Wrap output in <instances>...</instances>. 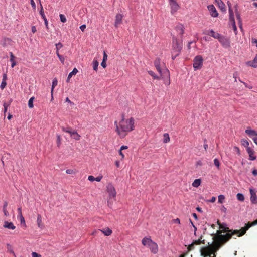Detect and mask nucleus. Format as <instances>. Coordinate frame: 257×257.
Listing matches in <instances>:
<instances>
[{"label":"nucleus","instance_id":"nucleus-18","mask_svg":"<svg viewBox=\"0 0 257 257\" xmlns=\"http://www.w3.org/2000/svg\"><path fill=\"white\" fill-rule=\"evenodd\" d=\"M98 231L102 232L106 236H109L112 233V230L108 227H106L102 229H99ZM96 232H97V231H96Z\"/></svg>","mask_w":257,"mask_h":257},{"label":"nucleus","instance_id":"nucleus-40","mask_svg":"<svg viewBox=\"0 0 257 257\" xmlns=\"http://www.w3.org/2000/svg\"><path fill=\"white\" fill-rule=\"evenodd\" d=\"M62 130L63 132H66L69 133L70 135H72V133H73V131L71 130V128L70 127L65 128L64 127H63L62 128Z\"/></svg>","mask_w":257,"mask_h":257},{"label":"nucleus","instance_id":"nucleus-14","mask_svg":"<svg viewBox=\"0 0 257 257\" xmlns=\"http://www.w3.org/2000/svg\"><path fill=\"white\" fill-rule=\"evenodd\" d=\"M122 18L123 16L120 14H117L116 15L114 23V26L115 27L117 28L118 26L122 23Z\"/></svg>","mask_w":257,"mask_h":257},{"label":"nucleus","instance_id":"nucleus-24","mask_svg":"<svg viewBox=\"0 0 257 257\" xmlns=\"http://www.w3.org/2000/svg\"><path fill=\"white\" fill-rule=\"evenodd\" d=\"M247 64L254 68L257 67V55L255 56L253 60L252 61H248Z\"/></svg>","mask_w":257,"mask_h":257},{"label":"nucleus","instance_id":"nucleus-26","mask_svg":"<svg viewBox=\"0 0 257 257\" xmlns=\"http://www.w3.org/2000/svg\"><path fill=\"white\" fill-rule=\"evenodd\" d=\"M78 72V70L76 68H74L73 69V70H72V72H71L68 76V78H67V82H68L69 81V80L70 79V78L73 76V75H75L77 74V73Z\"/></svg>","mask_w":257,"mask_h":257},{"label":"nucleus","instance_id":"nucleus-25","mask_svg":"<svg viewBox=\"0 0 257 257\" xmlns=\"http://www.w3.org/2000/svg\"><path fill=\"white\" fill-rule=\"evenodd\" d=\"M229 6V22L231 21H234V14L233 10L231 9V6L228 4Z\"/></svg>","mask_w":257,"mask_h":257},{"label":"nucleus","instance_id":"nucleus-28","mask_svg":"<svg viewBox=\"0 0 257 257\" xmlns=\"http://www.w3.org/2000/svg\"><path fill=\"white\" fill-rule=\"evenodd\" d=\"M71 136L76 140H79L80 139V136L75 131H73Z\"/></svg>","mask_w":257,"mask_h":257},{"label":"nucleus","instance_id":"nucleus-46","mask_svg":"<svg viewBox=\"0 0 257 257\" xmlns=\"http://www.w3.org/2000/svg\"><path fill=\"white\" fill-rule=\"evenodd\" d=\"M66 173L68 174H74L76 173V171L72 169H67Z\"/></svg>","mask_w":257,"mask_h":257},{"label":"nucleus","instance_id":"nucleus-22","mask_svg":"<svg viewBox=\"0 0 257 257\" xmlns=\"http://www.w3.org/2000/svg\"><path fill=\"white\" fill-rule=\"evenodd\" d=\"M245 133L250 137L257 136V132L255 131L250 128L246 129L245 130Z\"/></svg>","mask_w":257,"mask_h":257},{"label":"nucleus","instance_id":"nucleus-27","mask_svg":"<svg viewBox=\"0 0 257 257\" xmlns=\"http://www.w3.org/2000/svg\"><path fill=\"white\" fill-rule=\"evenodd\" d=\"M7 206H8L7 202V201H5L4 203V205H3V212L4 213L5 216H8L9 215V212H8V211L7 210V209H6Z\"/></svg>","mask_w":257,"mask_h":257},{"label":"nucleus","instance_id":"nucleus-64","mask_svg":"<svg viewBox=\"0 0 257 257\" xmlns=\"http://www.w3.org/2000/svg\"><path fill=\"white\" fill-rule=\"evenodd\" d=\"M252 139H253L254 143L257 145V136H255V137H253Z\"/></svg>","mask_w":257,"mask_h":257},{"label":"nucleus","instance_id":"nucleus-11","mask_svg":"<svg viewBox=\"0 0 257 257\" xmlns=\"http://www.w3.org/2000/svg\"><path fill=\"white\" fill-rule=\"evenodd\" d=\"M153 242V240L151 239L150 237H145L143 238L142 240V244L145 246H147L148 247H150L151 245V243Z\"/></svg>","mask_w":257,"mask_h":257},{"label":"nucleus","instance_id":"nucleus-53","mask_svg":"<svg viewBox=\"0 0 257 257\" xmlns=\"http://www.w3.org/2000/svg\"><path fill=\"white\" fill-rule=\"evenodd\" d=\"M204 144L203 145L204 149L206 151L207 149L208 148V145L206 143H207V140L205 139L204 140Z\"/></svg>","mask_w":257,"mask_h":257},{"label":"nucleus","instance_id":"nucleus-1","mask_svg":"<svg viewBox=\"0 0 257 257\" xmlns=\"http://www.w3.org/2000/svg\"><path fill=\"white\" fill-rule=\"evenodd\" d=\"M217 223L219 226V230H217L216 233L214 234L213 239L216 240L222 245L229 241L234 235L238 237L243 236L250 227L255 225V224H253V222H248L240 230H231L226 227L225 224H221L219 220Z\"/></svg>","mask_w":257,"mask_h":257},{"label":"nucleus","instance_id":"nucleus-3","mask_svg":"<svg viewBox=\"0 0 257 257\" xmlns=\"http://www.w3.org/2000/svg\"><path fill=\"white\" fill-rule=\"evenodd\" d=\"M222 245L216 240H214L213 243L211 245L201 247L200 253L203 257H216V252L220 249Z\"/></svg>","mask_w":257,"mask_h":257},{"label":"nucleus","instance_id":"nucleus-31","mask_svg":"<svg viewBox=\"0 0 257 257\" xmlns=\"http://www.w3.org/2000/svg\"><path fill=\"white\" fill-rule=\"evenodd\" d=\"M92 65H93V69L95 71H97V69H98V66L99 65V62L97 60H93V62H92Z\"/></svg>","mask_w":257,"mask_h":257},{"label":"nucleus","instance_id":"nucleus-47","mask_svg":"<svg viewBox=\"0 0 257 257\" xmlns=\"http://www.w3.org/2000/svg\"><path fill=\"white\" fill-rule=\"evenodd\" d=\"M6 85H7V82L2 81L1 86H0L1 89L3 90L6 87Z\"/></svg>","mask_w":257,"mask_h":257},{"label":"nucleus","instance_id":"nucleus-60","mask_svg":"<svg viewBox=\"0 0 257 257\" xmlns=\"http://www.w3.org/2000/svg\"><path fill=\"white\" fill-rule=\"evenodd\" d=\"M7 75L6 73H5L3 75L2 81H7Z\"/></svg>","mask_w":257,"mask_h":257},{"label":"nucleus","instance_id":"nucleus-38","mask_svg":"<svg viewBox=\"0 0 257 257\" xmlns=\"http://www.w3.org/2000/svg\"><path fill=\"white\" fill-rule=\"evenodd\" d=\"M241 144L244 146L245 147H246V148H250L248 146H249V142L246 140V139H242L241 140Z\"/></svg>","mask_w":257,"mask_h":257},{"label":"nucleus","instance_id":"nucleus-45","mask_svg":"<svg viewBox=\"0 0 257 257\" xmlns=\"http://www.w3.org/2000/svg\"><path fill=\"white\" fill-rule=\"evenodd\" d=\"M60 20L62 22L65 23L66 22V18L63 14H60Z\"/></svg>","mask_w":257,"mask_h":257},{"label":"nucleus","instance_id":"nucleus-57","mask_svg":"<svg viewBox=\"0 0 257 257\" xmlns=\"http://www.w3.org/2000/svg\"><path fill=\"white\" fill-rule=\"evenodd\" d=\"M32 257H41V255L36 252H32Z\"/></svg>","mask_w":257,"mask_h":257},{"label":"nucleus","instance_id":"nucleus-50","mask_svg":"<svg viewBox=\"0 0 257 257\" xmlns=\"http://www.w3.org/2000/svg\"><path fill=\"white\" fill-rule=\"evenodd\" d=\"M194 245H195L194 244V243L193 242L190 245H189L188 247V251H191V250H193L194 248Z\"/></svg>","mask_w":257,"mask_h":257},{"label":"nucleus","instance_id":"nucleus-21","mask_svg":"<svg viewBox=\"0 0 257 257\" xmlns=\"http://www.w3.org/2000/svg\"><path fill=\"white\" fill-rule=\"evenodd\" d=\"M3 226L5 228L12 230H14L16 228L15 226L12 222H9L8 221H5Z\"/></svg>","mask_w":257,"mask_h":257},{"label":"nucleus","instance_id":"nucleus-32","mask_svg":"<svg viewBox=\"0 0 257 257\" xmlns=\"http://www.w3.org/2000/svg\"><path fill=\"white\" fill-rule=\"evenodd\" d=\"M7 248L8 251H9L10 253L13 254L14 255V256L16 257L15 253L14 251H13V249L12 245L9 244H7Z\"/></svg>","mask_w":257,"mask_h":257},{"label":"nucleus","instance_id":"nucleus-52","mask_svg":"<svg viewBox=\"0 0 257 257\" xmlns=\"http://www.w3.org/2000/svg\"><path fill=\"white\" fill-rule=\"evenodd\" d=\"M30 4L34 9H36V5L34 0L30 1Z\"/></svg>","mask_w":257,"mask_h":257},{"label":"nucleus","instance_id":"nucleus-13","mask_svg":"<svg viewBox=\"0 0 257 257\" xmlns=\"http://www.w3.org/2000/svg\"><path fill=\"white\" fill-rule=\"evenodd\" d=\"M150 251L153 254H156L158 252V246L157 244L153 241L151 243V245L149 247Z\"/></svg>","mask_w":257,"mask_h":257},{"label":"nucleus","instance_id":"nucleus-4","mask_svg":"<svg viewBox=\"0 0 257 257\" xmlns=\"http://www.w3.org/2000/svg\"><path fill=\"white\" fill-rule=\"evenodd\" d=\"M181 49L182 45L178 42V41L175 37H173L172 51V58L173 60H174L179 55Z\"/></svg>","mask_w":257,"mask_h":257},{"label":"nucleus","instance_id":"nucleus-58","mask_svg":"<svg viewBox=\"0 0 257 257\" xmlns=\"http://www.w3.org/2000/svg\"><path fill=\"white\" fill-rule=\"evenodd\" d=\"M59 59L60 61L62 63H64V61H65V58H64V57H63L62 55H61L60 56H59Z\"/></svg>","mask_w":257,"mask_h":257},{"label":"nucleus","instance_id":"nucleus-5","mask_svg":"<svg viewBox=\"0 0 257 257\" xmlns=\"http://www.w3.org/2000/svg\"><path fill=\"white\" fill-rule=\"evenodd\" d=\"M203 59L202 56L197 55L193 60V68L195 70L200 69L203 65Z\"/></svg>","mask_w":257,"mask_h":257},{"label":"nucleus","instance_id":"nucleus-19","mask_svg":"<svg viewBox=\"0 0 257 257\" xmlns=\"http://www.w3.org/2000/svg\"><path fill=\"white\" fill-rule=\"evenodd\" d=\"M163 74H166L167 77V79L165 80L164 83L166 85L168 86L170 84V74L169 70L167 69H164Z\"/></svg>","mask_w":257,"mask_h":257},{"label":"nucleus","instance_id":"nucleus-20","mask_svg":"<svg viewBox=\"0 0 257 257\" xmlns=\"http://www.w3.org/2000/svg\"><path fill=\"white\" fill-rule=\"evenodd\" d=\"M18 218H19L21 223H23L26 226L25 221L24 217L22 215L21 208L19 207L18 208Z\"/></svg>","mask_w":257,"mask_h":257},{"label":"nucleus","instance_id":"nucleus-63","mask_svg":"<svg viewBox=\"0 0 257 257\" xmlns=\"http://www.w3.org/2000/svg\"><path fill=\"white\" fill-rule=\"evenodd\" d=\"M252 43L253 44H255V45H256V46L257 47V40L256 39L252 38Z\"/></svg>","mask_w":257,"mask_h":257},{"label":"nucleus","instance_id":"nucleus-33","mask_svg":"<svg viewBox=\"0 0 257 257\" xmlns=\"http://www.w3.org/2000/svg\"><path fill=\"white\" fill-rule=\"evenodd\" d=\"M202 237H200V238L198 240H194L193 243L194 245H200L201 244H205V240H201Z\"/></svg>","mask_w":257,"mask_h":257},{"label":"nucleus","instance_id":"nucleus-62","mask_svg":"<svg viewBox=\"0 0 257 257\" xmlns=\"http://www.w3.org/2000/svg\"><path fill=\"white\" fill-rule=\"evenodd\" d=\"M37 31V29L35 26H33L32 27V32L35 33Z\"/></svg>","mask_w":257,"mask_h":257},{"label":"nucleus","instance_id":"nucleus-43","mask_svg":"<svg viewBox=\"0 0 257 257\" xmlns=\"http://www.w3.org/2000/svg\"><path fill=\"white\" fill-rule=\"evenodd\" d=\"M10 102L8 104L6 102L4 103V104H3V106L4 107V113L5 115V113H6V112L7 111L8 107L10 106Z\"/></svg>","mask_w":257,"mask_h":257},{"label":"nucleus","instance_id":"nucleus-48","mask_svg":"<svg viewBox=\"0 0 257 257\" xmlns=\"http://www.w3.org/2000/svg\"><path fill=\"white\" fill-rule=\"evenodd\" d=\"M214 164L217 167L219 168L220 166V163L219 160L217 159H215L214 160Z\"/></svg>","mask_w":257,"mask_h":257},{"label":"nucleus","instance_id":"nucleus-34","mask_svg":"<svg viewBox=\"0 0 257 257\" xmlns=\"http://www.w3.org/2000/svg\"><path fill=\"white\" fill-rule=\"evenodd\" d=\"M163 142L164 143H168L170 141V137L168 133H165L163 135Z\"/></svg>","mask_w":257,"mask_h":257},{"label":"nucleus","instance_id":"nucleus-15","mask_svg":"<svg viewBox=\"0 0 257 257\" xmlns=\"http://www.w3.org/2000/svg\"><path fill=\"white\" fill-rule=\"evenodd\" d=\"M160 63H161L160 59L157 58L154 61V65H155V66L156 69L157 70V71L162 75V70L161 68Z\"/></svg>","mask_w":257,"mask_h":257},{"label":"nucleus","instance_id":"nucleus-2","mask_svg":"<svg viewBox=\"0 0 257 257\" xmlns=\"http://www.w3.org/2000/svg\"><path fill=\"white\" fill-rule=\"evenodd\" d=\"M135 120L132 117L126 118L124 114H122L121 119L115 121L114 125L116 126V132L120 138H124L127 134L134 130Z\"/></svg>","mask_w":257,"mask_h":257},{"label":"nucleus","instance_id":"nucleus-59","mask_svg":"<svg viewBox=\"0 0 257 257\" xmlns=\"http://www.w3.org/2000/svg\"><path fill=\"white\" fill-rule=\"evenodd\" d=\"M101 65L102 66V67H103L104 68H105L106 67V61L102 60V62L101 63Z\"/></svg>","mask_w":257,"mask_h":257},{"label":"nucleus","instance_id":"nucleus-56","mask_svg":"<svg viewBox=\"0 0 257 257\" xmlns=\"http://www.w3.org/2000/svg\"><path fill=\"white\" fill-rule=\"evenodd\" d=\"M233 149L234 151H235L239 155L240 154V150L238 147L235 146L234 147Z\"/></svg>","mask_w":257,"mask_h":257},{"label":"nucleus","instance_id":"nucleus-8","mask_svg":"<svg viewBox=\"0 0 257 257\" xmlns=\"http://www.w3.org/2000/svg\"><path fill=\"white\" fill-rule=\"evenodd\" d=\"M107 191L109 193V199L115 198L116 195V192L115 191L114 187L112 184H108L107 185Z\"/></svg>","mask_w":257,"mask_h":257},{"label":"nucleus","instance_id":"nucleus-16","mask_svg":"<svg viewBox=\"0 0 257 257\" xmlns=\"http://www.w3.org/2000/svg\"><path fill=\"white\" fill-rule=\"evenodd\" d=\"M184 27L181 24H178L176 27V30L177 33L182 36L184 33Z\"/></svg>","mask_w":257,"mask_h":257},{"label":"nucleus","instance_id":"nucleus-36","mask_svg":"<svg viewBox=\"0 0 257 257\" xmlns=\"http://www.w3.org/2000/svg\"><path fill=\"white\" fill-rule=\"evenodd\" d=\"M215 1L221 10L224 9L225 5L221 0H215Z\"/></svg>","mask_w":257,"mask_h":257},{"label":"nucleus","instance_id":"nucleus-35","mask_svg":"<svg viewBox=\"0 0 257 257\" xmlns=\"http://www.w3.org/2000/svg\"><path fill=\"white\" fill-rule=\"evenodd\" d=\"M58 81L57 79L55 78L53 79L52 82V88H51V93L52 94L53 92L54 89L56 86L57 85Z\"/></svg>","mask_w":257,"mask_h":257},{"label":"nucleus","instance_id":"nucleus-54","mask_svg":"<svg viewBox=\"0 0 257 257\" xmlns=\"http://www.w3.org/2000/svg\"><path fill=\"white\" fill-rule=\"evenodd\" d=\"M107 60V55L105 53V51L103 52V61H106Z\"/></svg>","mask_w":257,"mask_h":257},{"label":"nucleus","instance_id":"nucleus-30","mask_svg":"<svg viewBox=\"0 0 257 257\" xmlns=\"http://www.w3.org/2000/svg\"><path fill=\"white\" fill-rule=\"evenodd\" d=\"M201 182V179H195L192 183V186L194 187H198L200 185Z\"/></svg>","mask_w":257,"mask_h":257},{"label":"nucleus","instance_id":"nucleus-10","mask_svg":"<svg viewBox=\"0 0 257 257\" xmlns=\"http://www.w3.org/2000/svg\"><path fill=\"white\" fill-rule=\"evenodd\" d=\"M203 34L210 35L213 37L214 38L217 39L218 40L220 36H221L220 34H219L218 33L215 32L213 30L203 32Z\"/></svg>","mask_w":257,"mask_h":257},{"label":"nucleus","instance_id":"nucleus-49","mask_svg":"<svg viewBox=\"0 0 257 257\" xmlns=\"http://www.w3.org/2000/svg\"><path fill=\"white\" fill-rule=\"evenodd\" d=\"M56 50H58L59 51V50L63 46L62 44L61 43H58L56 44Z\"/></svg>","mask_w":257,"mask_h":257},{"label":"nucleus","instance_id":"nucleus-42","mask_svg":"<svg viewBox=\"0 0 257 257\" xmlns=\"http://www.w3.org/2000/svg\"><path fill=\"white\" fill-rule=\"evenodd\" d=\"M237 198L238 200L243 201L244 200V197L242 194L238 193L237 194Z\"/></svg>","mask_w":257,"mask_h":257},{"label":"nucleus","instance_id":"nucleus-39","mask_svg":"<svg viewBox=\"0 0 257 257\" xmlns=\"http://www.w3.org/2000/svg\"><path fill=\"white\" fill-rule=\"evenodd\" d=\"M34 99V97H32L30 98L28 101V106L29 108H32L34 107L33 105V100Z\"/></svg>","mask_w":257,"mask_h":257},{"label":"nucleus","instance_id":"nucleus-17","mask_svg":"<svg viewBox=\"0 0 257 257\" xmlns=\"http://www.w3.org/2000/svg\"><path fill=\"white\" fill-rule=\"evenodd\" d=\"M246 151L249 155V159L250 160H254L256 159V156L254 155V151L251 148H246Z\"/></svg>","mask_w":257,"mask_h":257},{"label":"nucleus","instance_id":"nucleus-41","mask_svg":"<svg viewBox=\"0 0 257 257\" xmlns=\"http://www.w3.org/2000/svg\"><path fill=\"white\" fill-rule=\"evenodd\" d=\"M230 23L232 25V26L233 27V29L234 30V32H235V34H236V32H237V27H236V25H235V20L234 21H230Z\"/></svg>","mask_w":257,"mask_h":257},{"label":"nucleus","instance_id":"nucleus-9","mask_svg":"<svg viewBox=\"0 0 257 257\" xmlns=\"http://www.w3.org/2000/svg\"><path fill=\"white\" fill-rule=\"evenodd\" d=\"M208 10L210 12L211 16L213 17H217L218 16V13L213 5H210L207 7Z\"/></svg>","mask_w":257,"mask_h":257},{"label":"nucleus","instance_id":"nucleus-23","mask_svg":"<svg viewBox=\"0 0 257 257\" xmlns=\"http://www.w3.org/2000/svg\"><path fill=\"white\" fill-rule=\"evenodd\" d=\"M37 223L38 226L40 228H43L44 227V225L42 223V217L41 215L38 214L37 215Z\"/></svg>","mask_w":257,"mask_h":257},{"label":"nucleus","instance_id":"nucleus-37","mask_svg":"<svg viewBox=\"0 0 257 257\" xmlns=\"http://www.w3.org/2000/svg\"><path fill=\"white\" fill-rule=\"evenodd\" d=\"M148 72L149 75H150L152 77H153L154 79H160V77L159 76H157L153 71L150 70V71H148Z\"/></svg>","mask_w":257,"mask_h":257},{"label":"nucleus","instance_id":"nucleus-44","mask_svg":"<svg viewBox=\"0 0 257 257\" xmlns=\"http://www.w3.org/2000/svg\"><path fill=\"white\" fill-rule=\"evenodd\" d=\"M225 200V197L223 195H220L218 196V202L220 203H222Z\"/></svg>","mask_w":257,"mask_h":257},{"label":"nucleus","instance_id":"nucleus-7","mask_svg":"<svg viewBox=\"0 0 257 257\" xmlns=\"http://www.w3.org/2000/svg\"><path fill=\"white\" fill-rule=\"evenodd\" d=\"M218 41L224 48H228L230 47V40L229 38L221 35L218 39Z\"/></svg>","mask_w":257,"mask_h":257},{"label":"nucleus","instance_id":"nucleus-55","mask_svg":"<svg viewBox=\"0 0 257 257\" xmlns=\"http://www.w3.org/2000/svg\"><path fill=\"white\" fill-rule=\"evenodd\" d=\"M95 178L93 176H88V179L90 181H93L95 180Z\"/></svg>","mask_w":257,"mask_h":257},{"label":"nucleus","instance_id":"nucleus-12","mask_svg":"<svg viewBox=\"0 0 257 257\" xmlns=\"http://www.w3.org/2000/svg\"><path fill=\"white\" fill-rule=\"evenodd\" d=\"M249 191L250 193V201L253 204H257V196L256 193L253 189H250Z\"/></svg>","mask_w":257,"mask_h":257},{"label":"nucleus","instance_id":"nucleus-29","mask_svg":"<svg viewBox=\"0 0 257 257\" xmlns=\"http://www.w3.org/2000/svg\"><path fill=\"white\" fill-rule=\"evenodd\" d=\"M10 61L12 62L11 66L13 68L16 65V63L14 60L15 56L13 55V53L10 52Z\"/></svg>","mask_w":257,"mask_h":257},{"label":"nucleus","instance_id":"nucleus-51","mask_svg":"<svg viewBox=\"0 0 257 257\" xmlns=\"http://www.w3.org/2000/svg\"><path fill=\"white\" fill-rule=\"evenodd\" d=\"M57 145H58V146H59L61 144L60 136L59 135H57Z\"/></svg>","mask_w":257,"mask_h":257},{"label":"nucleus","instance_id":"nucleus-61","mask_svg":"<svg viewBox=\"0 0 257 257\" xmlns=\"http://www.w3.org/2000/svg\"><path fill=\"white\" fill-rule=\"evenodd\" d=\"M86 27V26L85 25H82L80 27V29L82 31H84Z\"/></svg>","mask_w":257,"mask_h":257},{"label":"nucleus","instance_id":"nucleus-6","mask_svg":"<svg viewBox=\"0 0 257 257\" xmlns=\"http://www.w3.org/2000/svg\"><path fill=\"white\" fill-rule=\"evenodd\" d=\"M168 2L170 7L171 14L175 15L180 8L179 4L177 0H168Z\"/></svg>","mask_w":257,"mask_h":257}]
</instances>
